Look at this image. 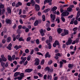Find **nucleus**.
<instances>
[{
    "instance_id": "obj_1",
    "label": "nucleus",
    "mask_w": 80,
    "mask_h": 80,
    "mask_svg": "<svg viewBox=\"0 0 80 80\" xmlns=\"http://www.w3.org/2000/svg\"><path fill=\"white\" fill-rule=\"evenodd\" d=\"M70 13L68 12V11H65L64 12H63L61 14V16L62 17H67Z\"/></svg>"
},
{
    "instance_id": "obj_2",
    "label": "nucleus",
    "mask_w": 80,
    "mask_h": 80,
    "mask_svg": "<svg viewBox=\"0 0 80 80\" xmlns=\"http://www.w3.org/2000/svg\"><path fill=\"white\" fill-rule=\"evenodd\" d=\"M50 17L52 22H54L56 18L55 15L54 14L53 15L52 14H51L50 15Z\"/></svg>"
},
{
    "instance_id": "obj_3",
    "label": "nucleus",
    "mask_w": 80,
    "mask_h": 80,
    "mask_svg": "<svg viewBox=\"0 0 80 80\" xmlns=\"http://www.w3.org/2000/svg\"><path fill=\"white\" fill-rule=\"evenodd\" d=\"M72 39L71 38H69L68 39V42H66V44L67 45H70L72 43Z\"/></svg>"
},
{
    "instance_id": "obj_4",
    "label": "nucleus",
    "mask_w": 80,
    "mask_h": 80,
    "mask_svg": "<svg viewBox=\"0 0 80 80\" xmlns=\"http://www.w3.org/2000/svg\"><path fill=\"white\" fill-rule=\"evenodd\" d=\"M35 62L34 65L36 66L38 65H39V59L38 58H36L35 59Z\"/></svg>"
},
{
    "instance_id": "obj_5",
    "label": "nucleus",
    "mask_w": 80,
    "mask_h": 80,
    "mask_svg": "<svg viewBox=\"0 0 80 80\" xmlns=\"http://www.w3.org/2000/svg\"><path fill=\"white\" fill-rule=\"evenodd\" d=\"M0 8L2 10H5V8L4 7V5L2 4V3H0Z\"/></svg>"
},
{
    "instance_id": "obj_6",
    "label": "nucleus",
    "mask_w": 80,
    "mask_h": 80,
    "mask_svg": "<svg viewBox=\"0 0 80 80\" xmlns=\"http://www.w3.org/2000/svg\"><path fill=\"white\" fill-rule=\"evenodd\" d=\"M1 58H2V61L3 62H6L7 61V59L4 57V55H2L1 56Z\"/></svg>"
},
{
    "instance_id": "obj_7",
    "label": "nucleus",
    "mask_w": 80,
    "mask_h": 80,
    "mask_svg": "<svg viewBox=\"0 0 80 80\" xmlns=\"http://www.w3.org/2000/svg\"><path fill=\"white\" fill-rule=\"evenodd\" d=\"M57 32L59 34H60L61 33H62V31H63V29H61L60 28H58L57 29Z\"/></svg>"
},
{
    "instance_id": "obj_8",
    "label": "nucleus",
    "mask_w": 80,
    "mask_h": 80,
    "mask_svg": "<svg viewBox=\"0 0 80 80\" xmlns=\"http://www.w3.org/2000/svg\"><path fill=\"white\" fill-rule=\"evenodd\" d=\"M35 8L36 10H40V6L37 4L35 5Z\"/></svg>"
},
{
    "instance_id": "obj_9",
    "label": "nucleus",
    "mask_w": 80,
    "mask_h": 80,
    "mask_svg": "<svg viewBox=\"0 0 80 80\" xmlns=\"http://www.w3.org/2000/svg\"><path fill=\"white\" fill-rule=\"evenodd\" d=\"M52 0H45L44 2V4L45 5L46 3H49L52 2Z\"/></svg>"
},
{
    "instance_id": "obj_10",
    "label": "nucleus",
    "mask_w": 80,
    "mask_h": 80,
    "mask_svg": "<svg viewBox=\"0 0 80 80\" xmlns=\"http://www.w3.org/2000/svg\"><path fill=\"white\" fill-rule=\"evenodd\" d=\"M21 48H22V46L21 45H19V46L16 45L14 47V48H15L16 50H17Z\"/></svg>"
},
{
    "instance_id": "obj_11",
    "label": "nucleus",
    "mask_w": 80,
    "mask_h": 80,
    "mask_svg": "<svg viewBox=\"0 0 80 80\" xmlns=\"http://www.w3.org/2000/svg\"><path fill=\"white\" fill-rule=\"evenodd\" d=\"M47 57H48V58L50 57V55L49 54L48 52H47L45 55V58H47Z\"/></svg>"
},
{
    "instance_id": "obj_12",
    "label": "nucleus",
    "mask_w": 80,
    "mask_h": 80,
    "mask_svg": "<svg viewBox=\"0 0 80 80\" xmlns=\"http://www.w3.org/2000/svg\"><path fill=\"white\" fill-rule=\"evenodd\" d=\"M47 78L48 79V80H51L52 79V75H48L47 76Z\"/></svg>"
},
{
    "instance_id": "obj_13",
    "label": "nucleus",
    "mask_w": 80,
    "mask_h": 80,
    "mask_svg": "<svg viewBox=\"0 0 80 80\" xmlns=\"http://www.w3.org/2000/svg\"><path fill=\"white\" fill-rule=\"evenodd\" d=\"M30 3L31 5L33 6H34V5L35 4V2L34 0H31Z\"/></svg>"
},
{
    "instance_id": "obj_14",
    "label": "nucleus",
    "mask_w": 80,
    "mask_h": 80,
    "mask_svg": "<svg viewBox=\"0 0 80 80\" xmlns=\"http://www.w3.org/2000/svg\"><path fill=\"white\" fill-rule=\"evenodd\" d=\"M63 31L65 35H67L68 34V30H66V29H63Z\"/></svg>"
},
{
    "instance_id": "obj_15",
    "label": "nucleus",
    "mask_w": 80,
    "mask_h": 80,
    "mask_svg": "<svg viewBox=\"0 0 80 80\" xmlns=\"http://www.w3.org/2000/svg\"><path fill=\"white\" fill-rule=\"evenodd\" d=\"M32 71V69H27L25 70V72H28V73H29L30 72H31Z\"/></svg>"
},
{
    "instance_id": "obj_16",
    "label": "nucleus",
    "mask_w": 80,
    "mask_h": 80,
    "mask_svg": "<svg viewBox=\"0 0 80 80\" xmlns=\"http://www.w3.org/2000/svg\"><path fill=\"white\" fill-rule=\"evenodd\" d=\"M21 59L22 60V61L24 62L25 60L27 59V57H21Z\"/></svg>"
},
{
    "instance_id": "obj_17",
    "label": "nucleus",
    "mask_w": 80,
    "mask_h": 80,
    "mask_svg": "<svg viewBox=\"0 0 80 80\" xmlns=\"http://www.w3.org/2000/svg\"><path fill=\"white\" fill-rule=\"evenodd\" d=\"M47 23L46 25V26L47 27H50V21H47Z\"/></svg>"
},
{
    "instance_id": "obj_18",
    "label": "nucleus",
    "mask_w": 80,
    "mask_h": 80,
    "mask_svg": "<svg viewBox=\"0 0 80 80\" xmlns=\"http://www.w3.org/2000/svg\"><path fill=\"white\" fill-rule=\"evenodd\" d=\"M11 40H12V38H11V37H9L7 38V42H10L11 41Z\"/></svg>"
},
{
    "instance_id": "obj_19",
    "label": "nucleus",
    "mask_w": 80,
    "mask_h": 80,
    "mask_svg": "<svg viewBox=\"0 0 80 80\" xmlns=\"http://www.w3.org/2000/svg\"><path fill=\"white\" fill-rule=\"evenodd\" d=\"M8 59L9 61H12V56L10 55H8Z\"/></svg>"
},
{
    "instance_id": "obj_20",
    "label": "nucleus",
    "mask_w": 80,
    "mask_h": 80,
    "mask_svg": "<svg viewBox=\"0 0 80 80\" xmlns=\"http://www.w3.org/2000/svg\"><path fill=\"white\" fill-rule=\"evenodd\" d=\"M6 22L7 23H11V21L10 19H7L6 20Z\"/></svg>"
},
{
    "instance_id": "obj_21",
    "label": "nucleus",
    "mask_w": 80,
    "mask_h": 80,
    "mask_svg": "<svg viewBox=\"0 0 80 80\" xmlns=\"http://www.w3.org/2000/svg\"><path fill=\"white\" fill-rule=\"evenodd\" d=\"M20 72H15L14 74V77H16L17 76H18V75L19 74H20Z\"/></svg>"
},
{
    "instance_id": "obj_22",
    "label": "nucleus",
    "mask_w": 80,
    "mask_h": 80,
    "mask_svg": "<svg viewBox=\"0 0 80 80\" xmlns=\"http://www.w3.org/2000/svg\"><path fill=\"white\" fill-rule=\"evenodd\" d=\"M52 39H53V38L52 36H49V40L50 42H52Z\"/></svg>"
},
{
    "instance_id": "obj_23",
    "label": "nucleus",
    "mask_w": 80,
    "mask_h": 80,
    "mask_svg": "<svg viewBox=\"0 0 80 80\" xmlns=\"http://www.w3.org/2000/svg\"><path fill=\"white\" fill-rule=\"evenodd\" d=\"M38 24V21H36L34 22V26H37V25Z\"/></svg>"
},
{
    "instance_id": "obj_24",
    "label": "nucleus",
    "mask_w": 80,
    "mask_h": 80,
    "mask_svg": "<svg viewBox=\"0 0 80 80\" xmlns=\"http://www.w3.org/2000/svg\"><path fill=\"white\" fill-rule=\"evenodd\" d=\"M61 18L62 20V21L63 22H65V18H64V17H63L61 16Z\"/></svg>"
},
{
    "instance_id": "obj_25",
    "label": "nucleus",
    "mask_w": 80,
    "mask_h": 80,
    "mask_svg": "<svg viewBox=\"0 0 80 80\" xmlns=\"http://www.w3.org/2000/svg\"><path fill=\"white\" fill-rule=\"evenodd\" d=\"M60 68H62L63 65V62L62 61H60Z\"/></svg>"
},
{
    "instance_id": "obj_26",
    "label": "nucleus",
    "mask_w": 80,
    "mask_h": 80,
    "mask_svg": "<svg viewBox=\"0 0 80 80\" xmlns=\"http://www.w3.org/2000/svg\"><path fill=\"white\" fill-rule=\"evenodd\" d=\"M80 15V11H78L76 16L77 18H78Z\"/></svg>"
},
{
    "instance_id": "obj_27",
    "label": "nucleus",
    "mask_w": 80,
    "mask_h": 80,
    "mask_svg": "<svg viewBox=\"0 0 80 80\" xmlns=\"http://www.w3.org/2000/svg\"><path fill=\"white\" fill-rule=\"evenodd\" d=\"M57 9V7L56 6H54L52 8V10H56Z\"/></svg>"
},
{
    "instance_id": "obj_28",
    "label": "nucleus",
    "mask_w": 80,
    "mask_h": 80,
    "mask_svg": "<svg viewBox=\"0 0 80 80\" xmlns=\"http://www.w3.org/2000/svg\"><path fill=\"white\" fill-rule=\"evenodd\" d=\"M20 37V34H18L17 35L16 38L17 40L19 39Z\"/></svg>"
},
{
    "instance_id": "obj_29",
    "label": "nucleus",
    "mask_w": 80,
    "mask_h": 80,
    "mask_svg": "<svg viewBox=\"0 0 80 80\" xmlns=\"http://www.w3.org/2000/svg\"><path fill=\"white\" fill-rule=\"evenodd\" d=\"M1 65L2 67H5V62H2L1 63Z\"/></svg>"
},
{
    "instance_id": "obj_30",
    "label": "nucleus",
    "mask_w": 80,
    "mask_h": 80,
    "mask_svg": "<svg viewBox=\"0 0 80 80\" xmlns=\"http://www.w3.org/2000/svg\"><path fill=\"white\" fill-rule=\"evenodd\" d=\"M19 41H24V40L23 39V37H20L18 39Z\"/></svg>"
},
{
    "instance_id": "obj_31",
    "label": "nucleus",
    "mask_w": 80,
    "mask_h": 80,
    "mask_svg": "<svg viewBox=\"0 0 80 80\" xmlns=\"http://www.w3.org/2000/svg\"><path fill=\"white\" fill-rule=\"evenodd\" d=\"M73 65H72V64H68V67L69 68H72V67H73Z\"/></svg>"
},
{
    "instance_id": "obj_32",
    "label": "nucleus",
    "mask_w": 80,
    "mask_h": 80,
    "mask_svg": "<svg viewBox=\"0 0 80 80\" xmlns=\"http://www.w3.org/2000/svg\"><path fill=\"white\" fill-rule=\"evenodd\" d=\"M26 17H27V16L25 15H21L20 16V18H25Z\"/></svg>"
},
{
    "instance_id": "obj_33",
    "label": "nucleus",
    "mask_w": 80,
    "mask_h": 80,
    "mask_svg": "<svg viewBox=\"0 0 80 80\" xmlns=\"http://www.w3.org/2000/svg\"><path fill=\"white\" fill-rule=\"evenodd\" d=\"M42 21H43V22H45V16L44 15H43L42 16Z\"/></svg>"
},
{
    "instance_id": "obj_34",
    "label": "nucleus",
    "mask_w": 80,
    "mask_h": 80,
    "mask_svg": "<svg viewBox=\"0 0 80 80\" xmlns=\"http://www.w3.org/2000/svg\"><path fill=\"white\" fill-rule=\"evenodd\" d=\"M34 50L35 52H38L39 51V49L38 48H34Z\"/></svg>"
},
{
    "instance_id": "obj_35",
    "label": "nucleus",
    "mask_w": 80,
    "mask_h": 80,
    "mask_svg": "<svg viewBox=\"0 0 80 80\" xmlns=\"http://www.w3.org/2000/svg\"><path fill=\"white\" fill-rule=\"evenodd\" d=\"M37 55H42L43 56V54L40 52H38L36 53Z\"/></svg>"
},
{
    "instance_id": "obj_36",
    "label": "nucleus",
    "mask_w": 80,
    "mask_h": 80,
    "mask_svg": "<svg viewBox=\"0 0 80 80\" xmlns=\"http://www.w3.org/2000/svg\"><path fill=\"white\" fill-rule=\"evenodd\" d=\"M56 22H58V23H60V19H59V18H56Z\"/></svg>"
},
{
    "instance_id": "obj_37",
    "label": "nucleus",
    "mask_w": 80,
    "mask_h": 80,
    "mask_svg": "<svg viewBox=\"0 0 80 80\" xmlns=\"http://www.w3.org/2000/svg\"><path fill=\"white\" fill-rule=\"evenodd\" d=\"M38 74L40 77H43V75H42V74L40 73V72H38Z\"/></svg>"
},
{
    "instance_id": "obj_38",
    "label": "nucleus",
    "mask_w": 80,
    "mask_h": 80,
    "mask_svg": "<svg viewBox=\"0 0 80 80\" xmlns=\"http://www.w3.org/2000/svg\"><path fill=\"white\" fill-rule=\"evenodd\" d=\"M15 58V55H13L12 57V60H14Z\"/></svg>"
},
{
    "instance_id": "obj_39",
    "label": "nucleus",
    "mask_w": 80,
    "mask_h": 80,
    "mask_svg": "<svg viewBox=\"0 0 80 80\" xmlns=\"http://www.w3.org/2000/svg\"><path fill=\"white\" fill-rule=\"evenodd\" d=\"M31 39V38L30 37H28L27 39V42H29L30 39Z\"/></svg>"
},
{
    "instance_id": "obj_40",
    "label": "nucleus",
    "mask_w": 80,
    "mask_h": 80,
    "mask_svg": "<svg viewBox=\"0 0 80 80\" xmlns=\"http://www.w3.org/2000/svg\"><path fill=\"white\" fill-rule=\"evenodd\" d=\"M77 29H78V28L77 27H75L73 29V31L74 32H75L76 30H77Z\"/></svg>"
},
{
    "instance_id": "obj_41",
    "label": "nucleus",
    "mask_w": 80,
    "mask_h": 80,
    "mask_svg": "<svg viewBox=\"0 0 80 80\" xmlns=\"http://www.w3.org/2000/svg\"><path fill=\"white\" fill-rule=\"evenodd\" d=\"M74 25H77V24H78V21H77V20H75L74 22Z\"/></svg>"
},
{
    "instance_id": "obj_42",
    "label": "nucleus",
    "mask_w": 80,
    "mask_h": 80,
    "mask_svg": "<svg viewBox=\"0 0 80 80\" xmlns=\"http://www.w3.org/2000/svg\"><path fill=\"white\" fill-rule=\"evenodd\" d=\"M5 12V11L0 10V15H2V13H3V12Z\"/></svg>"
},
{
    "instance_id": "obj_43",
    "label": "nucleus",
    "mask_w": 80,
    "mask_h": 80,
    "mask_svg": "<svg viewBox=\"0 0 80 80\" xmlns=\"http://www.w3.org/2000/svg\"><path fill=\"white\" fill-rule=\"evenodd\" d=\"M36 43L37 44H39V43H40V41H39V39H37L36 41Z\"/></svg>"
},
{
    "instance_id": "obj_44",
    "label": "nucleus",
    "mask_w": 80,
    "mask_h": 80,
    "mask_svg": "<svg viewBox=\"0 0 80 80\" xmlns=\"http://www.w3.org/2000/svg\"><path fill=\"white\" fill-rule=\"evenodd\" d=\"M6 47L7 49L9 50H12V47H10L9 46H7Z\"/></svg>"
},
{
    "instance_id": "obj_45",
    "label": "nucleus",
    "mask_w": 80,
    "mask_h": 80,
    "mask_svg": "<svg viewBox=\"0 0 80 80\" xmlns=\"http://www.w3.org/2000/svg\"><path fill=\"white\" fill-rule=\"evenodd\" d=\"M57 45H59V42H58L56 41L54 42Z\"/></svg>"
},
{
    "instance_id": "obj_46",
    "label": "nucleus",
    "mask_w": 80,
    "mask_h": 80,
    "mask_svg": "<svg viewBox=\"0 0 80 80\" xmlns=\"http://www.w3.org/2000/svg\"><path fill=\"white\" fill-rule=\"evenodd\" d=\"M73 15H72L71 16H70L68 17V18H73Z\"/></svg>"
},
{
    "instance_id": "obj_47",
    "label": "nucleus",
    "mask_w": 80,
    "mask_h": 80,
    "mask_svg": "<svg viewBox=\"0 0 80 80\" xmlns=\"http://www.w3.org/2000/svg\"><path fill=\"white\" fill-rule=\"evenodd\" d=\"M19 75L20 77L23 78V75H24V73H21Z\"/></svg>"
},
{
    "instance_id": "obj_48",
    "label": "nucleus",
    "mask_w": 80,
    "mask_h": 80,
    "mask_svg": "<svg viewBox=\"0 0 80 80\" xmlns=\"http://www.w3.org/2000/svg\"><path fill=\"white\" fill-rule=\"evenodd\" d=\"M50 41H48V40H47L46 41V43L47 44V45H49L50 44Z\"/></svg>"
},
{
    "instance_id": "obj_49",
    "label": "nucleus",
    "mask_w": 80,
    "mask_h": 80,
    "mask_svg": "<svg viewBox=\"0 0 80 80\" xmlns=\"http://www.w3.org/2000/svg\"><path fill=\"white\" fill-rule=\"evenodd\" d=\"M46 70H48V71H50V68L47 67L45 68Z\"/></svg>"
},
{
    "instance_id": "obj_50",
    "label": "nucleus",
    "mask_w": 80,
    "mask_h": 80,
    "mask_svg": "<svg viewBox=\"0 0 80 80\" xmlns=\"http://www.w3.org/2000/svg\"><path fill=\"white\" fill-rule=\"evenodd\" d=\"M18 79L19 80H22V77H21V76H19L18 78Z\"/></svg>"
},
{
    "instance_id": "obj_51",
    "label": "nucleus",
    "mask_w": 80,
    "mask_h": 80,
    "mask_svg": "<svg viewBox=\"0 0 80 80\" xmlns=\"http://www.w3.org/2000/svg\"><path fill=\"white\" fill-rule=\"evenodd\" d=\"M34 79H37L38 78V77L37 76H34Z\"/></svg>"
},
{
    "instance_id": "obj_52",
    "label": "nucleus",
    "mask_w": 80,
    "mask_h": 80,
    "mask_svg": "<svg viewBox=\"0 0 80 80\" xmlns=\"http://www.w3.org/2000/svg\"><path fill=\"white\" fill-rule=\"evenodd\" d=\"M18 67H17L16 68H15L14 69V70L13 71V72H15L17 70H18Z\"/></svg>"
},
{
    "instance_id": "obj_53",
    "label": "nucleus",
    "mask_w": 80,
    "mask_h": 80,
    "mask_svg": "<svg viewBox=\"0 0 80 80\" xmlns=\"http://www.w3.org/2000/svg\"><path fill=\"white\" fill-rule=\"evenodd\" d=\"M44 60L43 59L42 60V61L41 62V65H43L44 64Z\"/></svg>"
},
{
    "instance_id": "obj_54",
    "label": "nucleus",
    "mask_w": 80,
    "mask_h": 80,
    "mask_svg": "<svg viewBox=\"0 0 80 80\" xmlns=\"http://www.w3.org/2000/svg\"><path fill=\"white\" fill-rule=\"evenodd\" d=\"M48 45L49 49H51V48H52V45L51 44H48Z\"/></svg>"
},
{
    "instance_id": "obj_55",
    "label": "nucleus",
    "mask_w": 80,
    "mask_h": 80,
    "mask_svg": "<svg viewBox=\"0 0 80 80\" xmlns=\"http://www.w3.org/2000/svg\"><path fill=\"white\" fill-rule=\"evenodd\" d=\"M25 52L26 53H28L29 52V50L28 49H26L25 50Z\"/></svg>"
},
{
    "instance_id": "obj_56",
    "label": "nucleus",
    "mask_w": 80,
    "mask_h": 80,
    "mask_svg": "<svg viewBox=\"0 0 80 80\" xmlns=\"http://www.w3.org/2000/svg\"><path fill=\"white\" fill-rule=\"evenodd\" d=\"M67 10H72V9L70 7H69L67 8Z\"/></svg>"
},
{
    "instance_id": "obj_57",
    "label": "nucleus",
    "mask_w": 80,
    "mask_h": 80,
    "mask_svg": "<svg viewBox=\"0 0 80 80\" xmlns=\"http://www.w3.org/2000/svg\"><path fill=\"white\" fill-rule=\"evenodd\" d=\"M27 60L28 61H30V56H28Z\"/></svg>"
},
{
    "instance_id": "obj_58",
    "label": "nucleus",
    "mask_w": 80,
    "mask_h": 80,
    "mask_svg": "<svg viewBox=\"0 0 80 80\" xmlns=\"http://www.w3.org/2000/svg\"><path fill=\"white\" fill-rule=\"evenodd\" d=\"M33 52H34V50L32 49L30 53L31 55H32V54L33 53Z\"/></svg>"
},
{
    "instance_id": "obj_59",
    "label": "nucleus",
    "mask_w": 80,
    "mask_h": 80,
    "mask_svg": "<svg viewBox=\"0 0 80 80\" xmlns=\"http://www.w3.org/2000/svg\"><path fill=\"white\" fill-rule=\"evenodd\" d=\"M19 22L20 23H21V24H23V21H22V19H20Z\"/></svg>"
},
{
    "instance_id": "obj_60",
    "label": "nucleus",
    "mask_w": 80,
    "mask_h": 80,
    "mask_svg": "<svg viewBox=\"0 0 80 80\" xmlns=\"http://www.w3.org/2000/svg\"><path fill=\"white\" fill-rule=\"evenodd\" d=\"M79 41V39L78 38L75 41V43H78V42Z\"/></svg>"
},
{
    "instance_id": "obj_61",
    "label": "nucleus",
    "mask_w": 80,
    "mask_h": 80,
    "mask_svg": "<svg viewBox=\"0 0 80 80\" xmlns=\"http://www.w3.org/2000/svg\"><path fill=\"white\" fill-rule=\"evenodd\" d=\"M6 42V40L5 39H3L2 41V43H5Z\"/></svg>"
},
{
    "instance_id": "obj_62",
    "label": "nucleus",
    "mask_w": 80,
    "mask_h": 80,
    "mask_svg": "<svg viewBox=\"0 0 80 80\" xmlns=\"http://www.w3.org/2000/svg\"><path fill=\"white\" fill-rule=\"evenodd\" d=\"M51 30V28H48L47 29V31H50V30Z\"/></svg>"
},
{
    "instance_id": "obj_63",
    "label": "nucleus",
    "mask_w": 80,
    "mask_h": 80,
    "mask_svg": "<svg viewBox=\"0 0 80 80\" xmlns=\"http://www.w3.org/2000/svg\"><path fill=\"white\" fill-rule=\"evenodd\" d=\"M38 69H41V66L39 65L38 66Z\"/></svg>"
},
{
    "instance_id": "obj_64",
    "label": "nucleus",
    "mask_w": 80,
    "mask_h": 80,
    "mask_svg": "<svg viewBox=\"0 0 80 80\" xmlns=\"http://www.w3.org/2000/svg\"><path fill=\"white\" fill-rule=\"evenodd\" d=\"M58 79V77H55V78H54V80H57Z\"/></svg>"
}]
</instances>
